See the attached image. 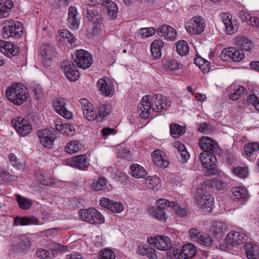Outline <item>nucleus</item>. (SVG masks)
Segmentation results:
<instances>
[{"instance_id": "obj_56", "label": "nucleus", "mask_w": 259, "mask_h": 259, "mask_svg": "<svg viewBox=\"0 0 259 259\" xmlns=\"http://www.w3.org/2000/svg\"><path fill=\"white\" fill-rule=\"evenodd\" d=\"M174 202V201L170 202L167 199H160L157 200L156 204L157 208H161V209L164 210V209H166V207H167L171 208L172 206V205H171L172 203Z\"/></svg>"}, {"instance_id": "obj_46", "label": "nucleus", "mask_w": 259, "mask_h": 259, "mask_svg": "<svg viewBox=\"0 0 259 259\" xmlns=\"http://www.w3.org/2000/svg\"><path fill=\"white\" fill-rule=\"evenodd\" d=\"M84 14L86 18L90 21L94 23H96L98 21V18L97 17L98 15V12L95 11L94 10L93 7L90 6L84 10Z\"/></svg>"}, {"instance_id": "obj_2", "label": "nucleus", "mask_w": 259, "mask_h": 259, "mask_svg": "<svg viewBox=\"0 0 259 259\" xmlns=\"http://www.w3.org/2000/svg\"><path fill=\"white\" fill-rule=\"evenodd\" d=\"M6 96L8 100L16 105H21L28 97V91L23 84L17 83L7 88Z\"/></svg>"}, {"instance_id": "obj_49", "label": "nucleus", "mask_w": 259, "mask_h": 259, "mask_svg": "<svg viewBox=\"0 0 259 259\" xmlns=\"http://www.w3.org/2000/svg\"><path fill=\"white\" fill-rule=\"evenodd\" d=\"M93 212L94 214H93L92 222L90 224L93 225H99L103 224L105 222L104 216L96 209L94 208Z\"/></svg>"}, {"instance_id": "obj_38", "label": "nucleus", "mask_w": 259, "mask_h": 259, "mask_svg": "<svg viewBox=\"0 0 259 259\" xmlns=\"http://www.w3.org/2000/svg\"><path fill=\"white\" fill-rule=\"evenodd\" d=\"M170 134L174 138L182 135L185 132V128L178 123H171L169 126Z\"/></svg>"}, {"instance_id": "obj_44", "label": "nucleus", "mask_w": 259, "mask_h": 259, "mask_svg": "<svg viewBox=\"0 0 259 259\" xmlns=\"http://www.w3.org/2000/svg\"><path fill=\"white\" fill-rule=\"evenodd\" d=\"M94 208L88 209H82L80 210L79 215L81 219L85 222L90 223L94 220L93 219V214Z\"/></svg>"}, {"instance_id": "obj_14", "label": "nucleus", "mask_w": 259, "mask_h": 259, "mask_svg": "<svg viewBox=\"0 0 259 259\" xmlns=\"http://www.w3.org/2000/svg\"><path fill=\"white\" fill-rule=\"evenodd\" d=\"M67 162L71 166L82 170H87L89 166V162L85 154L73 156L68 159Z\"/></svg>"}, {"instance_id": "obj_39", "label": "nucleus", "mask_w": 259, "mask_h": 259, "mask_svg": "<svg viewBox=\"0 0 259 259\" xmlns=\"http://www.w3.org/2000/svg\"><path fill=\"white\" fill-rule=\"evenodd\" d=\"M258 150L259 144L257 142L248 143L244 146V151L247 157L253 155Z\"/></svg>"}, {"instance_id": "obj_41", "label": "nucleus", "mask_w": 259, "mask_h": 259, "mask_svg": "<svg viewBox=\"0 0 259 259\" xmlns=\"http://www.w3.org/2000/svg\"><path fill=\"white\" fill-rule=\"evenodd\" d=\"M82 146L78 141H72L67 144L65 147V151L73 154L80 151Z\"/></svg>"}, {"instance_id": "obj_50", "label": "nucleus", "mask_w": 259, "mask_h": 259, "mask_svg": "<svg viewBox=\"0 0 259 259\" xmlns=\"http://www.w3.org/2000/svg\"><path fill=\"white\" fill-rule=\"evenodd\" d=\"M247 93L246 89L242 86L238 85L237 88L235 89L234 92L231 94L230 99L236 101L238 100L241 95L245 94Z\"/></svg>"}, {"instance_id": "obj_18", "label": "nucleus", "mask_w": 259, "mask_h": 259, "mask_svg": "<svg viewBox=\"0 0 259 259\" xmlns=\"http://www.w3.org/2000/svg\"><path fill=\"white\" fill-rule=\"evenodd\" d=\"M0 51L8 57H12L19 54V48L12 42L0 40Z\"/></svg>"}, {"instance_id": "obj_34", "label": "nucleus", "mask_w": 259, "mask_h": 259, "mask_svg": "<svg viewBox=\"0 0 259 259\" xmlns=\"http://www.w3.org/2000/svg\"><path fill=\"white\" fill-rule=\"evenodd\" d=\"M111 105L109 103L101 104L99 106L98 121H102L103 119L108 116L111 112Z\"/></svg>"}, {"instance_id": "obj_48", "label": "nucleus", "mask_w": 259, "mask_h": 259, "mask_svg": "<svg viewBox=\"0 0 259 259\" xmlns=\"http://www.w3.org/2000/svg\"><path fill=\"white\" fill-rule=\"evenodd\" d=\"M189 234L191 240L195 242H197L200 239V237L205 238V236L207 237L206 233L201 232L196 228L191 229L189 231Z\"/></svg>"}, {"instance_id": "obj_9", "label": "nucleus", "mask_w": 259, "mask_h": 259, "mask_svg": "<svg viewBox=\"0 0 259 259\" xmlns=\"http://www.w3.org/2000/svg\"><path fill=\"white\" fill-rule=\"evenodd\" d=\"M54 133L53 128H46L38 132L39 141L43 146L48 148H53L56 139Z\"/></svg>"}, {"instance_id": "obj_11", "label": "nucleus", "mask_w": 259, "mask_h": 259, "mask_svg": "<svg viewBox=\"0 0 259 259\" xmlns=\"http://www.w3.org/2000/svg\"><path fill=\"white\" fill-rule=\"evenodd\" d=\"M97 86L100 94L104 96L112 97L114 93V84L110 79L104 78L99 79Z\"/></svg>"}, {"instance_id": "obj_26", "label": "nucleus", "mask_w": 259, "mask_h": 259, "mask_svg": "<svg viewBox=\"0 0 259 259\" xmlns=\"http://www.w3.org/2000/svg\"><path fill=\"white\" fill-rule=\"evenodd\" d=\"M152 158L154 163L157 166L164 168L168 166L169 162L162 156V152L160 150H155L152 154Z\"/></svg>"}, {"instance_id": "obj_30", "label": "nucleus", "mask_w": 259, "mask_h": 259, "mask_svg": "<svg viewBox=\"0 0 259 259\" xmlns=\"http://www.w3.org/2000/svg\"><path fill=\"white\" fill-rule=\"evenodd\" d=\"M174 147L177 149V156H181L182 162L185 163L190 158V154L184 145L179 142H176L174 143Z\"/></svg>"}, {"instance_id": "obj_21", "label": "nucleus", "mask_w": 259, "mask_h": 259, "mask_svg": "<svg viewBox=\"0 0 259 259\" xmlns=\"http://www.w3.org/2000/svg\"><path fill=\"white\" fill-rule=\"evenodd\" d=\"M216 152H201L199 159L204 168L212 167L217 163Z\"/></svg>"}, {"instance_id": "obj_4", "label": "nucleus", "mask_w": 259, "mask_h": 259, "mask_svg": "<svg viewBox=\"0 0 259 259\" xmlns=\"http://www.w3.org/2000/svg\"><path fill=\"white\" fill-rule=\"evenodd\" d=\"M247 239V236L245 234L232 231L222 242V246L226 249H231L233 247L238 246L244 243Z\"/></svg>"}, {"instance_id": "obj_23", "label": "nucleus", "mask_w": 259, "mask_h": 259, "mask_svg": "<svg viewBox=\"0 0 259 259\" xmlns=\"http://www.w3.org/2000/svg\"><path fill=\"white\" fill-rule=\"evenodd\" d=\"M180 251L182 259H189L196 254L197 249L193 244L187 243L183 246Z\"/></svg>"}, {"instance_id": "obj_40", "label": "nucleus", "mask_w": 259, "mask_h": 259, "mask_svg": "<svg viewBox=\"0 0 259 259\" xmlns=\"http://www.w3.org/2000/svg\"><path fill=\"white\" fill-rule=\"evenodd\" d=\"M107 181L104 177H99L91 185V188L95 191L104 190L107 188Z\"/></svg>"}, {"instance_id": "obj_5", "label": "nucleus", "mask_w": 259, "mask_h": 259, "mask_svg": "<svg viewBox=\"0 0 259 259\" xmlns=\"http://www.w3.org/2000/svg\"><path fill=\"white\" fill-rule=\"evenodd\" d=\"M74 59L76 65L80 68L86 69L92 64L93 58L88 52L84 50H78L74 52Z\"/></svg>"}, {"instance_id": "obj_55", "label": "nucleus", "mask_w": 259, "mask_h": 259, "mask_svg": "<svg viewBox=\"0 0 259 259\" xmlns=\"http://www.w3.org/2000/svg\"><path fill=\"white\" fill-rule=\"evenodd\" d=\"M65 37L64 38V40L66 42H68L69 44L67 45L68 47L72 48H74L76 45V39L72 34L68 31L65 33Z\"/></svg>"}, {"instance_id": "obj_24", "label": "nucleus", "mask_w": 259, "mask_h": 259, "mask_svg": "<svg viewBox=\"0 0 259 259\" xmlns=\"http://www.w3.org/2000/svg\"><path fill=\"white\" fill-rule=\"evenodd\" d=\"M212 230L214 236L219 240L226 233L228 228L224 222L217 221L213 223Z\"/></svg>"}, {"instance_id": "obj_27", "label": "nucleus", "mask_w": 259, "mask_h": 259, "mask_svg": "<svg viewBox=\"0 0 259 259\" xmlns=\"http://www.w3.org/2000/svg\"><path fill=\"white\" fill-rule=\"evenodd\" d=\"M38 223V221L35 217H19L15 218L14 223L15 225L26 226L31 225H36Z\"/></svg>"}, {"instance_id": "obj_59", "label": "nucleus", "mask_w": 259, "mask_h": 259, "mask_svg": "<svg viewBox=\"0 0 259 259\" xmlns=\"http://www.w3.org/2000/svg\"><path fill=\"white\" fill-rule=\"evenodd\" d=\"M115 254L114 252L110 249H106L100 254L98 259H114Z\"/></svg>"}, {"instance_id": "obj_28", "label": "nucleus", "mask_w": 259, "mask_h": 259, "mask_svg": "<svg viewBox=\"0 0 259 259\" xmlns=\"http://www.w3.org/2000/svg\"><path fill=\"white\" fill-rule=\"evenodd\" d=\"M163 46V42L161 39H156L151 44V55L155 59H159L161 57V49Z\"/></svg>"}, {"instance_id": "obj_1", "label": "nucleus", "mask_w": 259, "mask_h": 259, "mask_svg": "<svg viewBox=\"0 0 259 259\" xmlns=\"http://www.w3.org/2000/svg\"><path fill=\"white\" fill-rule=\"evenodd\" d=\"M171 105V101L161 94H154L151 98L145 96L138 105L140 111V116L143 119H147L151 116V112L159 113L168 109Z\"/></svg>"}, {"instance_id": "obj_61", "label": "nucleus", "mask_w": 259, "mask_h": 259, "mask_svg": "<svg viewBox=\"0 0 259 259\" xmlns=\"http://www.w3.org/2000/svg\"><path fill=\"white\" fill-rule=\"evenodd\" d=\"M197 242L200 244L209 247L211 246L213 241L211 238L207 234V237H200V239H199Z\"/></svg>"}, {"instance_id": "obj_36", "label": "nucleus", "mask_w": 259, "mask_h": 259, "mask_svg": "<svg viewBox=\"0 0 259 259\" xmlns=\"http://www.w3.org/2000/svg\"><path fill=\"white\" fill-rule=\"evenodd\" d=\"M40 54L43 58L53 59L56 55L54 48L48 44H44L40 47Z\"/></svg>"}, {"instance_id": "obj_20", "label": "nucleus", "mask_w": 259, "mask_h": 259, "mask_svg": "<svg viewBox=\"0 0 259 259\" xmlns=\"http://www.w3.org/2000/svg\"><path fill=\"white\" fill-rule=\"evenodd\" d=\"M199 147L203 152H217V144L211 138L203 136L199 142Z\"/></svg>"}, {"instance_id": "obj_17", "label": "nucleus", "mask_w": 259, "mask_h": 259, "mask_svg": "<svg viewBox=\"0 0 259 259\" xmlns=\"http://www.w3.org/2000/svg\"><path fill=\"white\" fill-rule=\"evenodd\" d=\"M61 68L65 76L70 81H74L77 80L79 77V73L77 70L75 66L69 62H63Z\"/></svg>"}, {"instance_id": "obj_31", "label": "nucleus", "mask_w": 259, "mask_h": 259, "mask_svg": "<svg viewBox=\"0 0 259 259\" xmlns=\"http://www.w3.org/2000/svg\"><path fill=\"white\" fill-rule=\"evenodd\" d=\"M155 247L160 250H167L171 247L169 238L166 236H158L157 241L155 242Z\"/></svg>"}, {"instance_id": "obj_47", "label": "nucleus", "mask_w": 259, "mask_h": 259, "mask_svg": "<svg viewBox=\"0 0 259 259\" xmlns=\"http://www.w3.org/2000/svg\"><path fill=\"white\" fill-rule=\"evenodd\" d=\"M171 205H172L171 208L175 210V212L178 217L182 218L185 217L187 215V208H183L175 202L172 203Z\"/></svg>"}, {"instance_id": "obj_3", "label": "nucleus", "mask_w": 259, "mask_h": 259, "mask_svg": "<svg viewBox=\"0 0 259 259\" xmlns=\"http://www.w3.org/2000/svg\"><path fill=\"white\" fill-rule=\"evenodd\" d=\"M23 34V25L19 22L10 20L5 23L3 36L5 39L19 38Z\"/></svg>"}, {"instance_id": "obj_15", "label": "nucleus", "mask_w": 259, "mask_h": 259, "mask_svg": "<svg viewBox=\"0 0 259 259\" xmlns=\"http://www.w3.org/2000/svg\"><path fill=\"white\" fill-rule=\"evenodd\" d=\"M83 113L85 118L89 121H93L99 118L97 112L93 109L92 104L88 100L82 99L80 100Z\"/></svg>"}, {"instance_id": "obj_12", "label": "nucleus", "mask_w": 259, "mask_h": 259, "mask_svg": "<svg viewBox=\"0 0 259 259\" xmlns=\"http://www.w3.org/2000/svg\"><path fill=\"white\" fill-rule=\"evenodd\" d=\"M196 202L198 205L207 209L208 211H211L214 204V198L210 194L202 192L197 195Z\"/></svg>"}, {"instance_id": "obj_22", "label": "nucleus", "mask_w": 259, "mask_h": 259, "mask_svg": "<svg viewBox=\"0 0 259 259\" xmlns=\"http://www.w3.org/2000/svg\"><path fill=\"white\" fill-rule=\"evenodd\" d=\"M244 250L248 259H259V246L252 243H246Z\"/></svg>"}, {"instance_id": "obj_51", "label": "nucleus", "mask_w": 259, "mask_h": 259, "mask_svg": "<svg viewBox=\"0 0 259 259\" xmlns=\"http://www.w3.org/2000/svg\"><path fill=\"white\" fill-rule=\"evenodd\" d=\"M232 172L241 178H245L248 175V169L246 167H234L232 168Z\"/></svg>"}, {"instance_id": "obj_19", "label": "nucleus", "mask_w": 259, "mask_h": 259, "mask_svg": "<svg viewBox=\"0 0 259 259\" xmlns=\"http://www.w3.org/2000/svg\"><path fill=\"white\" fill-rule=\"evenodd\" d=\"M157 34L164 39L173 41L177 36L176 30L172 27L167 25H162L157 29Z\"/></svg>"}, {"instance_id": "obj_42", "label": "nucleus", "mask_w": 259, "mask_h": 259, "mask_svg": "<svg viewBox=\"0 0 259 259\" xmlns=\"http://www.w3.org/2000/svg\"><path fill=\"white\" fill-rule=\"evenodd\" d=\"M237 45L241 49L246 51L250 52L253 47L252 41L247 37H241L237 41Z\"/></svg>"}, {"instance_id": "obj_62", "label": "nucleus", "mask_w": 259, "mask_h": 259, "mask_svg": "<svg viewBox=\"0 0 259 259\" xmlns=\"http://www.w3.org/2000/svg\"><path fill=\"white\" fill-rule=\"evenodd\" d=\"M1 178L5 181L10 182L14 181L15 176L11 175L9 172L3 170L1 172Z\"/></svg>"}, {"instance_id": "obj_32", "label": "nucleus", "mask_w": 259, "mask_h": 259, "mask_svg": "<svg viewBox=\"0 0 259 259\" xmlns=\"http://www.w3.org/2000/svg\"><path fill=\"white\" fill-rule=\"evenodd\" d=\"M132 176L137 179L144 178L147 175L145 168L137 163H133L130 166Z\"/></svg>"}, {"instance_id": "obj_16", "label": "nucleus", "mask_w": 259, "mask_h": 259, "mask_svg": "<svg viewBox=\"0 0 259 259\" xmlns=\"http://www.w3.org/2000/svg\"><path fill=\"white\" fill-rule=\"evenodd\" d=\"M31 238L25 234L20 235L14 244V248L18 252L26 251L30 249Z\"/></svg>"}, {"instance_id": "obj_45", "label": "nucleus", "mask_w": 259, "mask_h": 259, "mask_svg": "<svg viewBox=\"0 0 259 259\" xmlns=\"http://www.w3.org/2000/svg\"><path fill=\"white\" fill-rule=\"evenodd\" d=\"M150 214L154 217L157 219L165 221L166 220L165 211L161 208L152 207L149 209Z\"/></svg>"}, {"instance_id": "obj_37", "label": "nucleus", "mask_w": 259, "mask_h": 259, "mask_svg": "<svg viewBox=\"0 0 259 259\" xmlns=\"http://www.w3.org/2000/svg\"><path fill=\"white\" fill-rule=\"evenodd\" d=\"M138 250L140 254L146 255L149 259H157L156 250L152 248L149 246L147 247L143 246H139Z\"/></svg>"}, {"instance_id": "obj_13", "label": "nucleus", "mask_w": 259, "mask_h": 259, "mask_svg": "<svg viewBox=\"0 0 259 259\" xmlns=\"http://www.w3.org/2000/svg\"><path fill=\"white\" fill-rule=\"evenodd\" d=\"M67 21V25L71 29L76 30L78 28L80 23V16L75 6H71L69 7Z\"/></svg>"}, {"instance_id": "obj_7", "label": "nucleus", "mask_w": 259, "mask_h": 259, "mask_svg": "<svg viewBox=\"0 0 259 259\" xmlns=\"http://www.w3.org/2000/svg\"><path fill=\"white\" fill-rule=\"evenodd\" d=\"M12 124L17 133L21 136H26L32 131L29 122L22 117H17L12 119Z\"/></svg>"}, {"instance_id": "obj_6", "label": "nucleus", "mask_w": 259, "mask_h": 259, "mask_svg": "<svg viewBox=\"0 0 259 259\" xmlns=\"http://www.w3.org/2000/svg\"><path fill=\"white\" fill-rule=\"evenodd\" d=\"M220 58L223 61H233L234 62H238L242 61L244 58V54L242 50H236L234 48H228L223 50Z\"/></svg>"}, {"instance_id": "obj_43", "label": "nucleus", "mask_w": 259, "mask_h": 259, "mask_svg": "<svg viewBox=\"0 0 259 259\" xmlns=\"http://www.w3.org/2000/svg\"><path fill=\"white\" fill-rule=\"evenodd\" d=\"M176 45L177 51L180 55L185 56L189 53V48L186 41L180 40L176 43Z\"/></svg>"}, {"instance_id": "obj_53", "label": "nucleus", "mask_w": 259, "mask_h": 259, "mask_svg": "<svg viewBox=\"0 0 259 259\" xmlns=\"http://www.w3.org/2000/svg\"><path fill=\"white\" fill-rule=\"evenodd\" d=\"M106 3L108 4L107 11L109 16L115 18L116 17L118 13V8L116 4L113 2H108V1Z\"/></svg>"}, {"instance_id": "obj_60", "label": "nucleus", "mask_w": 259, "mask_h": 259, "mask_svg": "<svg viewBox=\"0 0 259 259\" xmlns=\"http://www.w3.org/2000/svg\"><path fill=\"white\" fill-rule=\"evenodd\" d=\"M224 25L225 26L226 33L227 34L232 35L237 31V27L233 24L232 20L228 21V22H226Z\"/></svg>"}, {"instance_id": "obj_58", "label": "nucleus", "mask_w": 259, "mask_h": 259, "mask_svg": "<svg viewBox=\"0 0 259 259\" xmlns=\"http://www.w3.org/2000/svg\"><path fill=\"white\" fill-rule=\"evenodd\" d=\"M165 68L169 70L174 71L179 69L180 65L176 60H168L164 63Z\"/></svg>"}, {"instance_id": "obj_8", "label": "nucleus", "mask_w": 259, "mask_h": 259, "mask_svg": "<svg viewBox=\"0 0 259 259\" xmlns=\"http://www.w3.org/2000/svg\"><path fill=\"white\" fill-rule=\"evenodd\" d=\"M205 23L204 19L200 16H194L190 23L186 26L187 31L191 35L200 34L204 30Z\"/></svg>"}, {"instance_id": "obj_57", "label": "nucleus", "mask_w": 259, "mask_h": 259, "mask_svg": "<svg viewBox=\"0 0 259 259\" xmlns=\"http://www.w3.org/2000/svg\"><path fill=\"white\" fill-rule=\"evenodd\" d=\"M155 32L156 29L154 27L143 28L139 31V33L143 38H147L152 36Z\"/></svg>"}, {"instance_id": "obj_64", "label": "nucleus", "mask_w": 259, "mask_h": 259, "mask_svg": "<svg viewBox=\"0 0 259 259\" xmlns=\"http://www.w3.org/2000/svg\"><path fill=\"white\" fill-rule=\"evenodd\" d=\"M248 100L254 107L255 109L259 110V101L255 95L252 94L249 95L248 97Z\"/></svg>"}, {"instance_id": "obj_25", "label": "nucleus", "mask_w": 259, "mask_h": 259, "mask_svg": "<svg viewBox=\"0 0 259 259\" xmlns=\"http://www.w3.org/2000/svg\"><path fill=\"white\" fill-rule=\"evenodd\" d=\"M234 200L237 202L244 203L248 199V191L245 188L236 187L232 190Z\"/></svg>"}, {"instance_id": "obj_10", "label": "nucleus", "mask_w": 259, "mask_h": 259, "mask_svg": "<svg viewBox=\"0 0 259 259\" xmlns=\"http://www.w3.org/2000/svg\"><path fill=\"white\" fill-rule=\"evenodd\" d=\"M67 103V99L60 97L56 98L53 101V107L56 112L66 119H70L72 114L66 108Z\"/></svg>"}, {"instance_id": "obj_29", "label": "nucleus", "mask_w": 259, "mask_h": 259, "mask_svg": "<svg viewBox=\"0 0 259 259\" xmlns=\"http://www.w3.org/2000/svg\"><path fill=\"white\" fill-rule=\"evenodd\" d=\"M13 3L11 0H0V18H6L9 15Z\"/></svg>"}, {"instance_id": "obj_63", "label": "nucleus", "mask_w": 259, "mask_h": 259, "mask_svg": "<svg viewBox=\"0 0 259 259\" xmlns=\"http://www.w3.org/2000/svg\"><path fill=\"white\" fill-rule=\"evenodd\" d=\"M9 159L13 166L15 167H19L21 165V163L19 161L17 156L13 153H10L8 155Z\"/></svg>"}, {"instance_id": "obj_54", "label": "nucleus", "mask_w": 259, "mask_h": 259, "mask_svg": "<svg viewBox=\"0 0 259 259\" xmlns=\"http://www.w3.org/2000/svg\"><path fill=\"white\" fill-rule=\"evenodd\" d=\"M124 207L122 203L111 201L110 206H109V210L114 213H119L123 211Z\"/></svg>"}, {"instance_id": "obj_33", "label": "nucleus", "mask_w": 259, "mask_h": 259, "mask_svg": "<svg viewBox=\"0 0 259 259\" xmlns=\"http://www.w3.org/2000/svg\"><path fill=\"white\" fill-rule=\"evenodd\" d=\"M205 184L207 187L215 190H224L226 187V183L218 179H209Z\"/></svg>"}, {"instance_id": "obj_35", "label": "nucleus", "mask_w": 259, "mask_h": 259, "mask_svg": "<svg viewBox=\"0 0 259 259\" xmlns=\"http://www.w3.org/2000/svg\"><path fill=\"white\" fill-rule=\"evenodd\" d=\"M15 196L18 206L21 209L28 210L33 204L32 200L22 196L18 194H16Z\"/></svg>"}, {"instance_id": "obj_52", "label": "nucleus", "mask_w": 259, "mask_h": 259, "mask_svg": "<svg viewBox=\"0 0 259 259\" xmlns=\"http://www.w3.org/2000/svg\"><path fill=\"white\" fill-rule=\"evenodd\" d=\"M167 250L168 251L166 253L165 259H182L181 251L179 249L172 248Z\"/></svg>"}]
</instances>
